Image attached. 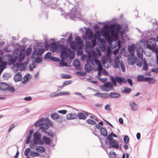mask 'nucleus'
Segmentation results:
<instances>
[{
    "instance_id": "63",
    "label": "nucleus",
    "mask_w": 158,
    "mask_h": 158,
    "mask_svg": "<svg viewBox=\"0 0 158 158\" xmlns=\"http://www.w3.org/2000/svg\"><path fill=\"white\" fill-rule=\"evenodd\" d=\"M58 112L60 114H64L66 113L67 112V111L66 110H58Z\"/></svg>"
},
{
    "instance_id": "54",
    "label": "nucleus",
    "mask_w": 158,
    "mask_h": 158,
    "mask_svg": "<svg viewBox=\"0 0 158 158\" xmlns=\"http://www.w3.org/2000/svg\"><path fill=\"white\" fill-rule=\"evenodd\" d=\"M131 90V89L128 87H125L124 90H123V92L126 94L129 93Z\"/></svg>"
},
{
    "instance_id": "27",
    "label": "nucleus",
    "mask_w": 158,
    "mask_h": 158,
    "mask_svg": "<svg viewBox=\"0 0 158 158\" xmlns=\"http://www.w3.org/2000/svg\"><path fill=\"white\" fill-rule=\"evenodd\" d=\"M89 63H88L86 64L85 66V69L86 72L89 73L92 71V67L91 65L89 64ZM90 64V63H89Z\"/></svg>"
},
{
    "instance_id": "5",
    "label": "nucleus",
    "mask_w": 158,
    "mask_h": 158,
    "mask_svg": "<svg viewBox=\"0 0 158 158\" xmlns=\"http://www.w3.org/2000/svg\"><path fill=\"white\" fill-rule=\"evenodd\" d=\"M120 57L119 55L115 56L114 58V63L113 64V66L114 68H119L121 67L122 71L123 72H124L125 70V66L124 64L120 61L119 58Z\"/></svg>"
},
{
    "instance_id": "45",
    "label": "nucleus",
    "mask_w": 158,
    "mask_h": 158,
    "mask_svg": "<svg viewBox=\"0 0 158 158\" xmlns=\"http://www.w3.org/2000/svg\"><path fill=\"white\" fill-rule=\"evenodd\" d=\"M30 154L32 157L38 156L40 155V154L38 152L34 151H31L30 153Z\"/></svg>"
},
{
    "instance_id": "35",
    "label": "nucleus",
    "mask_w": 158,
    "mask_h": 158,
    "mask_svg": "<svg viewBox=\"0 0 158 158\" xmlns=\"http://www.w3.org/2000/svg\"><path fill=\"white\" fill-rule=\"evenodd\" d=\"M148 46L149 47V49L152 51L156 54L158 53V48L156 46L152 47L150 46V44L149 46Z\"/></svg>"
},
{
    "instance_id": "25",
    "label": "nucleus",
    "mask_w": 158,
    "mask_h": 158,
    "mask_svg": "<svg viewBox=\"0 0 158 158\" xmlns=\"http://www.w3.org/2000/svg\"><path fill=\"white\" fill-rule=\"evenodd\" d=\"M42 140L43 143H44L46 144H49L51 142L50 138L45 136H44L42 137Z\"/></svg>"
},
{
    "instance_id": "1",
    "label": "nucleus",
    "mask_w": 158,
    "mask_h": 158,
    "mask_svg": "<svg viewBox=\"0 0 158 158\" xmlns=\"http://www.w3.org/2000/svg\"><path fill=\"white\" fill-rule=\"evenodd\" d=\"M114 26L113 24L110 26L105 24L103 27L101 29L100 32L102 36L109 43L111 48H114L118 46V48L120 49L121 47V42L119 40L118 42H116L119 29V28L114 29Z\"/></svg>"
},
{
    "instance_id": "59",
    "label": "nucleus",
    "mask_w": 158,
    "mask_h": 158,
    "mask_svg": "<svg viewBox=\"0 0 158 158\" xmlns=\"http://www.w3.org/2000/svg\"><path fill=\"white\" fill-rule=\"evenodd\" d=\"M6 65V64L4 63L0 65V70H1V71H2L5 69Z\"/></svg>"
},
{
    "instance_id": "37",
    "label": "nucleus",
    "mask_w": 158,
    "mask_h": 158,
    "mask_svg": "<svg viewBox=\"0 0 158 158\" xmlns=\"http://www.w3.org/2000/svg\"><path fill=\"white\" fill-rule=\"evenodd\" d=\"M137 54L138 57L139 59L143 58V52L140 49H137L136 50Z\"/></svg>"
},
{
    "instance_id": "9",
    "label": "nucleus",
    "mask_w": 158,
    "mask_h": 158,
    "mask_svg": "<svg viewBox=\"0 0 158 158\" xmlns=\"http://www.w3.org/2000/svg\"><path fill=\"white\" fill-rule=\"evenodd\" d=\"M57 1V0H51L49 1V3H50V6L51 8L57 9L58 10L60 11L62 13L64 11L62 10L61 8L59 7V5L58 4H56Z\"/></svg>"
},
{
    "instance_id": "3",
    "label": "nucleus",
    "mask_w": 158,
    "mask_h": 158,
    "mask_svg": "<svg viewBox=\"0 0 158 158\" xmlns=\"http://www.w3.org/2000/svg\"><path fill=\"white\" fill-rule=\"evenodd\" d=\"M69 8L71 10L69 15L66 13L63 14L62 13L61 15H63L64 17L68 19L69 17L72 19L75 18H80L81 17V15L80 13V9L77 6H74L70 4L69 5Z\"/></svg>"
},
{
    "instance_id": "8",
    "label": "nucleus",
    "mask_w": 158,
    "mask_h": 158,
    "mask_svg": "<svg viewBox=\"0 0 158 158\" xmlns=\"http://www.w3.org/2000/svg\"><path fill=\"white\" fill-rule=\"evenodd\" d=\"M101 87L102 90L106 91L111 90L113 89L112 84L109 82H107L104 84V85L101 86Z\"/></svg>"
},
{
    "instance_id": "34",
    "label": "nucleus",
    "mask_w": 158,
    "mask_h": 158,
    "mask_svg": "<svg viewBox=\"0 0 158 158\" xmlns=\"http://www.w3.org/2000/svg\"><path fill=\"white\" fill-rule=\"evenodd\" d=\"M120 95L118 93H116L111 92L110 94V98H117L119 97Z\"/></svg>"
},
{
    "instance_id": "39",
    "label": "nucleus",
    "mask_w": 158,
    "mask_h": 158,
    "mask_svg": "<svg viewBox=\"0 0 158 158\" xmlns=\"http://www.w3.org/2000/svg\"><path fill=\"white\" fill-rule=\"evenodd\" d=\"M89 40L92 41V43L93 47H95L97 43L96 36H94L93 37H92V39H89Z\"/></svg>"
},
{
    "instance_id": "52",
    "label": "nucleus",
    "mask_w": 158,
    "mask_h": 158,
    "mask_svg": "<svg viewBox=\"0 0 158 158\" xmlns=\"http://www.w3.org/2000/svg\"><path fill=\"white\" fill-rule=\"evenodd\" d=\"M8 90L11 93H13L15 92V90L14 89V87L12 86H10L8 85V87L7 89L6 90Z\"/></svg>"
},
{
    "instance_id": "10",
    "label": "nucleus",
    "mask_w": 158,
    "mask_h": 158,
    "mask_svg": "<svg viewBox=\"0 0 158 158\" xmlns=\"http://www.w3.org/2000/svg\"><path fill=\"white\" fill-rule=\"evenodd\" d=\"M109 144L110 145L109 148H114L116 149H118L119 147V143L116 141L115 139H112L109 140Z\"/></svg>"
},
{
    "instance_id": "61",
    "label": "nucleus",
    "mask_w": 158,
    "mask_h": 158,
    "mask_svg": "<svg viewBox=\"0 0 158 158\" xmlns=\"http://www.w3.org/2000/svg\"><path fill=\"white\" fill-rule=\"evenodd\" d=\"M30 151V149L29 148H27L25 150L24 152V154L25 156H27L28 155V154L29 153Z\"/></svg>"
},
{
    "instance_id": "31",
    "label": "nucleus",
    "mask_w": 158,
    "mask_h": 158,
    "mask_svg": "<svg viewBox=\"0 0 158 158\" xmlns=\"http://www.w3.org/2000/svg\"><path fill=\"white\" fill-rule=\"evenodd\" d=\"M51 118L54 120L58 119L60 118V116L59 114L56 113H54L51 115Z\"/></svg>"
},
{
    "instance_id": "51",
    "label": "nucleus",
    "mask_w": 158,
    "mask_h": 158,
    "mask_svg": "<svg viewBox=\"0 0 158 158\" xmlns=\"http://www.w3.org/2000/svg\"><path fill=\"white\" fill-rule=\"evenodd\" d=\"M61 77L63 78L70 79L71 78V76L70 75L65 74H61Z\"/></svg>"
},
{
    "instance_id": "4",
    "label": "nucleus",
    "mask_w": 158,
    "mask_h": 158,
    "mask_svg": "<svg viewBox=\"0 0 158 158\" xmlns=\"http://www.w3.org/2000/svg\"><path fill=\"white\" fill-rule=\"evenodd\" d=\"M89 52L88 54V58L87 60V62L90 63L94 65V63L95 64V61H98L99 63H101L100 61L97 59L98 56H101V53L99 48H96L95 50H93L91 52V53Z\"/></svg>"
},
{
    "instance_id": "29",
    "label": "nucleus",
    "mask_w": 158,
    "mask_h": 158,
    "mask_svg": "<svg viewBox=\"0 0 158 158\" xmlns=\"http://www.w3.org/2000/svg\"><path fill=\"white\" fill-rule=\"evenodd\" d=\"M25 56V54L22 52H19V62H22L24 59Z\"/></svg>"
},
{
    "instance_id": "19",
    "label": "nucleus",
    "mask_w": 158,
    "mask_h": 158,
    "mask_svg": "<svg viewBox=\"0 0 158 158\" xmlns=\"http://www.w3.org/2000/svg\"><path fill=\"white\" fill-rule=\"evenodd\" d=\"M77 117V114L75 113L68 114L66 116V118L68 120L74 119L76 118Z\"/></svg>"
},
{
    "instance_id": "41",
    "label": "nucleus",
    "mask_w": 158,
    "mask_h": 158,
    "mask_svg": "<svg viewBox=\"0 0 158 158\" xmlns=\"http://www.w3.org/2000/svg\"><path fill=\"white\" fill-rule=\"evenodd\" d=\"M148 66L146 63V60L145 59L143 60V70L144 71H146L148 69Z\"/></svg>"
},
{
    "instance_id": "56",
    "label": "nucleus",
    "mask_w": 158,
    "mask_h": 158,
    "mask_svg": "<svg viewBox=\"0 0 158 158\" xmlns=\"http://www.w3.org/2000/svg\"><path fill=\"white\" fill-rule=\"evenodd\" d=\"M76 74L78 75L79 76H85L86 75V73L85 72H76Z\"/></svg>"
},
{
    "instance_id": "62",
    "label": "nucleus",
    "mask_w": 158,
    "mask_h": 158,
    "mask_svg": "<svg viewBox=\"0 0 158 158\" xmlns=\"http://www.w3.org/2000/svg\"><path fill=\"white\" fill-rule=\"evenodd\" d=\"M124 141L125 143H127L129 141V138L127 135H125L124 137Z\"/></svg>"
},
{
    "instance_id": "64",
    "label": "nucleus",
    "mask_w": 158,
    "mask_h": 158,
    "mask_svg": "<svg viewBox=\"0 0 158 158\" xmlns=\"http://www.w3.org/2000/svg\"><path fill=\"white\" fill-rule=\"evenodd\" d=\"M110 155L111 158H114L116 156V154L114 152H110Z\"/></svg>"
},
{
    "instance_id": "15",
    "label": "nucleus",
    "mask_w": 158,
    "mask_h": 158,
    "mask_svg": "<svg viewBox=\"0 0 158 158\" xmlns=\"http://www.w3.org/2000/svg\"><path fill=\"white\" fill-rule=\"evenodd\" d=\"M85 34L88 38L89 40L92 39V37L96 35H94L92 30L89 28L87 29L85 31Z\"/></svg>"
},
{
    "instance_id": "42",
    "label": "nucleus",
    "mask_w": 158,
    "mask_h": 158,
    "mask_svg": "<svg viewBox=\"0 0 158 158\" xmlns=\"http://www.w3.org/2000/svg\"><path fill=\"white\" fill-rule=\"evenodd\" d=\"M73 64L75 67H78L80 65L79 60L77 59H75L73 62Z\"/></svg>"
},
{
    "instance_id": "49",
    "label": "nucleus",
    "mask_w": 158,
    "mask_h": 158,
    "mask_svg": "<svg viewBox=\"0 0 158 158\" xmlns=\"http://www.w3.org/2000/svg\"><path fill=\"white\" fill-rule=\"evenodd\" d=\"M52 53L50 52H48L44 56V58L46 59H50Z\"/></svg>"
},
{
    "instance_id": "18",
    "label": "nucleus",
    "mask_w": 158,
    "mask_h": 158,
    "mask_svg": "<svg viewBox=\"0 0 158 158\" xmlns=\"http://www.w3.org/2000/svg\"><path fill=\"white\" fill-rule=\"evenodd\" d=\"M49 127V125L46 122L41 123V125H40V129L43 132H44Z\"/></svg>"
},
{
    "instance_id": "48",
    "label": "nucleus",
    "mask_w": 158,
    "mask_h": 158,
    "mask_svg": "<svg viewBox=\"0 0 158 158\" xmlns=\"http://www.w3.org/2000/svg\"><path fill=\"white\" fill-rule=\"evenodd\" d=\"M83 53V49L81 48V46H80L79 48L77 51V54L78 56L81 55Z\"/></svg>"
},
{
    "instance_id": "46",
    "label": "nucleus",
    "mask_w": 158,
    "mask_h": 158,
    "mask_svg": "<svg viewBox=\"0 0 158 158\" xmlns=\"http://www.w3.org/2000/svg\"><path fill=\"white\" fill-rule=\"evenodd\" d=\"M143 59H140L138 60L136 62V65L139 67L141 66L143 64Z\"/></svg>"
},
{
    "instance_id": "36",
    "label": "nucleus",
    "mask_w": 158,
    "mask_h": 158,
    "mask_svg": "<svg viewBox=\"0 0 158 158\" xmlns=\"http://www.w3.org/2000/svg\"><path fill=\"white\" fill-rule=\"evenodd\" d=\"M77 43L72 41L70 43V46L71 48L73 50H76L77 49Z\"/></svg>"
},
{
    "instance_id": "47",
    "label": "nucleus",
    "mask_w": 158,
    "mask_h": 158,
    "mask_svg": "<svg viewBox=\"0 0 158 158\" xmlns=\"http://www.w3.org/2000/svg\"><path fill=\"white\" fill-rule=\"evenodd\" d=\"M73 82V81L72 80H69L66 81H65L63 83L62 85V87H64L69 85L71 84Z\"/></svg>"
},
{
    "instance_id": "50",
    "label": "nucleus",
    "mask_w": 158,
    "mask_h": 158,
    "mask_svg": "<svg viewBox=\"0 0 158 158\" xmlns=\"http://www.w3.org/2000/svg\"><path fill=\"white\" fill-rule=\"evenodd\" d=\"M102 34L100 31V32L99 31H96L95 34H94V35H96V40H100V38H101V34Z\"/></svg>"
},
{
    "instance_id": "20",
    "label": "nucleus",
    "mask_w": 158,
    "mask_h": 158,
    "mask_svg": "<svg viewBox=\"0 0 158 158\" xmlns=\"http://www.w3.org/2000/svg\"><path fill=\"white\" fill-rule=\"evenodd\" d=\"M150 44L152 47H154L156 46V42L154 38H151L150 39L148 42V44L147 45V47L148 48H149V46Z\"/></svg>"
},
{
    "instance_id": "43",
    "label": "nucleus",
    "mask_w": 158,
    "mask_h": 158,
    "mask_svg": "<svg viewBox=\"0 0 158 158\" xmlns=\"http://www.w3.org/2000/svg\"><path fill=\"white\" fill-rule=\"evenodd\" d=\"M37 144H39L38 142L33 141V143H30V147L31 149H34L37 146Z\"/></svg>"
},
{
    "instance_id": "60",
    "label": "nucleus",
    "mask_w": 158,
    "mask_h": 158,
    "mask_svg": "<svg viewBox=\"0 0 158 158\" xmlns=\"http://www.w3.org/2000/svg\"><path fill=\"white\" fill-rule=\"evenodd\" d=\"M87 122L89 124L94 125L95 124V122L91 119H89L87 120Z\"/></svg>"
},
{
    "instance_id": "12",
    "label": "nucleus",
    "mask_w": 158,
    "mask_h": 158,
    "mask_svg": "<svg viewBox=\"0 0 158 158\" xmlns=\"http://www.w3.org/2000/svg\"><path fill=\"white\" fill-rule=\"evenodd\" d=\"M102 64L103 66L106 68H108L111 66L110 60L106 57H103L102 58Z\"/></svg>"
},
{
    "instance_id": "44",
    "label": "nucleus",
    "mask_w": 158,
    "mask_h": 158,
    "mask_svg": "<svg viewBox=\"0 0 158 158\" xmlns=\"http://www.w3.org/2000/svg\"><path fill=\"white\" fill-rule=\"evenodd\" d=\"M64 59H62L61 58V60L59 64V67L68 66L67 63L64 62Z\"/></svg>"
},
{
    "instance_id": "30",
    "label": "nucleus",
    "mask_w": 158,
    "mask_h": 158,
    "mask_svg": "<svg viewBox=\"0 0 158 158\" xmlns=\"http://www.w3.org/2000/svg\"><path fill=\"white\" fill-rule=\"evenodd\" d=\"M146 79H147V77H144L143 75H139L137 77V81L138 82H146Z\"/></svg>"
},
{
    "instance_id": "53",
    "label": "nucleus",
    "mask_w": 158,
    "mask_h": 158,
    "mask_svg": "<svg viewBox=\"0 0 158 158\" xmlns=\"http://www.w3.org/2000/svg\"><path fill=\"white\" fill-rule=\"evenodd\" d=\"M59 96H60L59 93H57L56 92H54L50 95V97L52 98Z\"/></svg>"
},
{
    "instance_id": "26",
    "label": "nucleus",
    "mask_w": 158,
    "mask_h": 158,
    "mask_svg": "<svg viewBox=\"0 0 158 158\" xmlns=\"http://www.w3.org/2000/svg\"><path fill=\"white\" fill-rule=\"evenodd\" d=\"M44 51L45 50L43 48H35L34 50V51L36 52L37 55L38 56L41 55L44 52Z\"/></svg>"
},
{
    "instance_id": "57",
    "label": "nucleus",
    "mask_w": 158,
    "mask_h": 158,
    "mask_svg": "<svg viewBox=\"0 0 158 158\" xmlns=\"http://www.w3.org/2000/svg\"><path fill=\"white\" fill-rule=\"evenodd\" d=\"M31 48L30 47L28 48L26 50V55L27 56H29L31 53Z\"/></svg>"
},
{
    "instance_id": "24",
    "label": "nucleus",
    "mask_w": 158,
    "mask_h": 158,
    "mask_svg": "<svg viewBox=\"0 0 158 158\" xmlns=\"http://www.w3.org/2000/svg\"><path fill=\"white\" fill-rule=\"evenodd\" d=\"M35 150L38 152L42 153L45 152V148L43 146H39L36 147Z\"/></svg>"
},
{
    "instance_id": "33",
    "label": "nucleus",
    "mask_w": 158,
    "mask_h": 158,
    "mask_svg": "<svg viewBox=\"0 0 158 158\" xmlns=\"http://www.w3.org/2000/svg\"><path fill=\"white\" fill-rule=\"evenodd\" d=\"M100 133L101 135L104 136H106L107 133L106 129L104 127H101L100 129Z\"/></svg>"
},
{
    "instance_id": "13",
    "label": "nucleus",
    "mask_w": 158,
    "mask_h": 158,
    "mask_svg": "<svg viewBox=\"0 0 158 158\" xmlns=\"http://www.w3.org/2000/svg\"><path fill=\"white\" fill-rule=\"evenodd\" d=\"M10 56L11 59L9 62V64L12 65L15 63L18 59L19 54L17 53H14L11 55H10Z\"/></svg>"
},
{
    "instance_id": "22",
    "label": "nucleus",
    "mask_w": 158,
    "mask_h": 158,
    "mask_svg": "<svg viewBox=\"0 0 158 158\" xmlns=\"http://www.w3.org/2000/svg\"><path fill=\"white\" fill-rule=\"evenodd\" d=\"M8 87V85L6 83H0V89L1 90L3 91L6 90Z\"/></svg>"
},
{
    "instance_id": "38",
    "label": "nucleus",
    "mask_w": 158,
    "mask_h": 158,
    "mask_svg": "<svg viewBox=\"0 0 158 158\" xmlns=\"http://www.w3.org/2000/svg\"><path fill=\"white\" fill-rule=\"evenodd\" d=\"M77 116H78L79 119H85V116L84 114L81 112H79L78 113Z\"/></svg>"
},
{
    "instance_id": "40",
    "label": "nucleus",
    "mask_w": 158,
    "mask_h": 158,
    "mask_svg": "<svg viewBox=\"0 0 158 158\" xmlns=\"http://www.w3.org/2000/svg\"><path fill=\"white\" fill-rule=\"evenodd\" d=\"M112 137L117 138V136L113 133H111L110 135H109L106 138V139L109 140L114 139L112 138Z\"/></svg>"
},
{
    "instance_id": "7",
    "label": "nucleus",
    "mask_w": 158,
    "mask_h": 158,
    "mask_svg": "<svg viewBox=\"0 0 158 158\" xmlns=\"http://www.w3.org/2000/svg\"><path fill=\"white\" fill-rule=\"evenodd\" d=\"M33 136L34 139L33 140V141H35V142L36 141L38 142L39 145H43V142L41 139V135L40 133L38 132H35L33 134Z\"/></svg>"
},
{
    "instance_id": "58",
    "label": "nucleus",
    "mask_w": 158,
    "mask_h": 158,
    "mask_svg": "<svg viewBox=\"0 0 158 158\" xmlns=\"http://www.w3.org/2000/svg\"><path fill=\"white\" fill-rule=\"evenodd\" d=\"M70 93L68 91H62L59 93L60 96L64 95H69Z\"/></svg>"
},
{
    "instance_id": "55",
    "label": "nucleus",
    "mask_w": 158,
    "mask_h": 158,
    "mask_svg": "<svg viewBox=\"0 0 158 158\" xmlns=\"http://www.w3.org/2000/svg\"><path fill=\"white\" fill-rule=\"evenodd\" d=\"M19 64L16 63L15 65H14L13 66V69H14V70L17 71L19 69Z\"/></svg>"
},
{
    "instance_id": "17",
    "label": "nucleus",
    "mask_w": 158,
    "mask_h": 158,
    "mask_svg": "<svg viewBox=\"0 0 158 158\" xmlns=\"http://www.w3.org/2000/svg\"><path fill=\"white\" fill-rule=\"evenodd\" d=\"M95 64L97 66V69L98 71V75L100 76L101 75V72L103 70V69L101 63H99L98 61H95Z\"/></svg>"
},
{
    "instance_id": "28",
    "label": "nucleus",
    "mask_w": 158,
    "mask_h": 158,
    "mask_svg": "<svg viewBox=\"0 0 158 158\" xmlns=\"http://www.w3.org/2000/svg\"><path fill=\"white\" fill-rule=\"evenodd\" d=\"M75 40L76 41L77 44L79 46H81L83 44V42L82 41L80 37L77 36L75 38Z\"/></svg>"
},
{
    "instance_id": "6",
    "label": "nucleus",
    "mask_w": 158,
    "mask_h": 158,
    "mask_svg": "<svg viewBox=\"0 0 158 158\" xmlns=\"http://www.w3.org/2000/svg\"><path fill=\"white\" fill-rule=\"evenodd\" d=\"M110 80L114 86L117 85L116 82L120 85H122V83H125L127 82L126 79L123 77L116 76L114 77H111Z\"/></svg>"
},
{
    "instance_id": "14",
    "label": "nucleus",
    "mask_w": 158,
    "mask_h": 158,
    "mask_svg": "<svg viewBox=\"0 0 158 158\" xmlns=\"http://www.w3.org/2000/svg\"><path fill=\"white\" fill-rule=\"evenodd\" d=\"M85 52L89 53L91 52L92 49V45L91 42L86 41L85 42Z\"/></svg>"
},
{
    "instance_id": "21",
    "label": "nucleus",
    "mask_w": 158,
    "mask_h": 158,
    "mask_svg": "<svg viewBox=\"0 0 158 158\" xmlns=\"http://www.w3.org/2000/svg\"><path fill=\"white\" fill-rule=\"evenodd\" d=\"M136 47V45L134 44H132L131 46L128 47V50L130 53L129 55H134V49Z\"/></svg>"
},
{
    "instance_id": "16",
    "label": "nucleus",
    "mask_w": 158,
    "mask_h": 158,
    "mask_svg": "<svg viewBox=\"0 0 158 158\" xmlns=\"http://www.w3.org/2000/svg\"><path fill=\"white\" fill-rule=\"evenodd\" d=\"M131 110L133 111H136L138 108V106L135 102H131L129 103Z\"/></svg>"
},
{
    "instance_id": "23",
    "label": "nucleus",
    "mask_w": 158,
    "mask_h": 158,
    "mask_svg": "<svg viewBox=\"0 0 158 158\" xmlns=\"http://www.w3.org/2000/svg\"><path fill=\"white\" fill-rule=\"evenodd\" d=\"M14 79L15 82L21 81L22 79L21 75L19 73H16L14 76Z\"/></svg>"
},
{
    "instance_id": "32",
    "label": "nucleus",
    "mask_w": 158,
    "mask_h": 158,
    "mask_svg": "<svg viewBox=\"0 0 158 158\" xmlns=\"http://www.w3.org/2000/svg\"><path fill=\"white\" fill-rule=\"evenodd\" d=\"M146 82H148V83L152 84L156 81V80L153 78L151 77H147Z\"/></svg>"
},
{
    "instance_id": "2",
    "label": "nucleus",
    "mask_w": 158,
    "mask_h": 158,
    "mask_svg": "<svg viewBox=\"0 0 158 158\" xmlns=\"http://www.w3.org/2000/svg\"><path fill=\"white\" fill-rule=\"evenodd\" d=\"M49 46L50 50L52 52L61 51V58L62 59H67L68 56L71 57L73 54L70 48L65 47L64 45H57L55 42H52Z\"/></svg>"
},
{
    "instance_id": "11",
    "label": "nucleus",
    "mask_w": 158,
    "mask_h": 158,
    "mask_svg": "<svg viewBox=\"0 0 158 158\" xmlns=\"http://www.w3.org/2000/svg\"><path fill=\"white\" fill-rule=\"evenodd\" d=\"M127 57V62L129 64L133 65L136 62V59L134 55H128Z\"/></svg>"
}]
</instances>
